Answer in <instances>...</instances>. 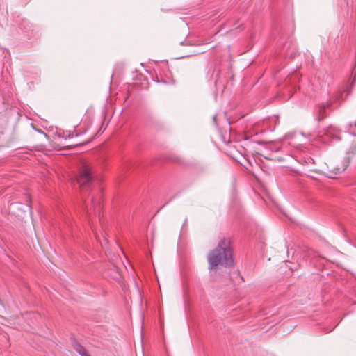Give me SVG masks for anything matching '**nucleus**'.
Instances as JSON below:
<instances>
[{
    "label": "nucleus",
    "instance_id": "f8f14e48",
    "mask_svg": "<svg viewBox=\"0 0 356 356\" xmlns=\"http://www.w3.org/2000/svg\"><path fill=\"white\" fill-rule=\"evenodd\" d=\"M180 45H192V44L189 42H187L186 40H184L182 42H180Z\"/></svg>",
    "mask_w": 356,
    "mask_h": 356
},
{
    "label": "nucleus",
    "instance_id": "2eb2a0df",
    "mask_svg": "<svg viewBox=\"0 0 356 356\" xmlns=\"http://www.w3.org/2000/svg\"><path fill=\"white\" fill-rule=\"evenodd\" d=\"M98 191H99V193H102V188H99L98 189Z\"/></svg>",
    "mask_w": 356,
    "mask_h": 356
},
{
    "label": "nucleus",
    "instance_id": "4468645a",
    "mask_svg": "<svg viewBox=\"0 0 356 356\" xmlns=\"http://www.w3.org/2000/svg\"><path fill=\"white\" fill-rule=\"evenodd\" d=\"M175 161H177V162H181V160H180V159L177 158V159L175 160Z\"/></svg>",
    "mask_w": 356,
    "mask_h": 356
},
{
    "label": "nucleus",
    "instance_id": "f03ea898",
    "mask_svg": "<svg viewBox=\"0 0 356 356\" xmlns=\"http://www.w3.org/2000/svg\"><path fill=\"white\" fill-rule=\"evenodd\" d=\"M76 180L79 184L81 195L87 212H89L87 197H89L90 195H92L90 199L92 207H94L95 211L97 210V211L99 212L102 208V197L96 198L91 193L95 184L92 167L86 163H82L76 175Z\"/></svg>",
    "mask_w": 356,
    "mask_h": 356
},
{
    "label": "nucleus",
    "instance_id": "20e7f679",
    "mask_svg": "<svg viewBox=\"0 0 356 356\" xmlns=\"http://www.w3.org/2000/svg\"><path fill=\"white\" fill-rule=\"evenodd\" d=\"M340 131L333 126H329L322 131H319L318 134V136L322 138V140L324 143H327L330 140H337L339 141L341 140V137L339 136Z\"/></svg>",
    "mask_w": 356,
    "mask_h": 356
},
{
    "label": "nucleus",
    "instance_id": "1a4fd4ad",
    "mask_svg": "<svg viewBox=\"0 0 356 356\" xmlns=\"http://www.w3.org/2000/svg\"><path fill=\"white\" fill-rule=\"evenodd\" d=\"M350 91L348 92L347 94H346V97L343 98V92L339 91L336 95V99H338V100L341 99L343 101H344L347 98L348 94H350Z\"/></svg>",
    "mask_w": 356,
    "mask_h": 356
},
{
    "label": "nucleus",
    "instance_id": "0eeeda50",
    "mask_svg": "<svg viewBox=\"0 0 356 356\" xmlns=\"http://www.w3.org/2000/svg\"><path fill=\"white\" fill-rule=\"evenodd\" d=\"M215 84H216V86L218 85H219V84H223V81H222L221 76H220V70H217V73H216V79H215Z\"/></svg>",
    "mask_w": 356,
    "mask_h": 356
},
{
    "label": "nucleus",
    "instance_id": "9d476101",
    "mask_svg": "<svg viewBox=\"0 0 356 356\" xmlns=\"http://www.w3.org/2000/svg\"><path fill=\"white\" fill-rule=\"evenodd\" d=\"M88 143V142H86V143H80V144H77V145H69L68 146V149H74V147H76V146H81V145H84L85 144Z\"/></svg>",
    "mask_w": 356,
    "mask_h": 356
},
{
    "label": "nucleus",
    "instance_id": "ddd939ff",
    "mask_svg": "<svg viewBox=\"0 0 356 356\" xmlns=\"http://www.w3.org/2000/svg\"><path fill=\"white\" fill-rule=\"evenodd\" d=\"M81 356H91V355H90V354H88V353H87V351H86L85 353L81 354Z\"/></svg>",
    "mask_w": 356,
    "mask_h": 356
},
{
    "label": "nucleus",
    "instance_id": "f257e3e1",
    "mask_svg": "<svg viewBox=\"0 0 356 356\" xmlns=\"http://www.w3.org/2000/svg\"><path fill=\"white\" fill-rule=\"evenodd\" d=\"M207 261L210 276L215 280L216 270L218 266L229 268L234 266V260L231 248V239L223 238L220 239L218 245L207 255Z\"/></svg>",
    "mask_w": 356,
    "mask_h": 356
},
{
    "label": "nucleus",
    "instance_id": "423d86ee",
    "mask_svg": "<svg viewBox=\"0 0 356 356\" xmlns=\"http://www.w3.org/2000/svg\"><path fill=\"white\" fill-rule=\"evenodd\" d=\"M74 349L81 356V354H83L86 352V348L81 345L79 343L74 341L72 344Z\"/></svg>",
    "mask_w": 356,
    "mask_h": 356
},
{
    "label": "nucleus",
    "instance_id": "39448f33",
    "mask_svg": "<svg viewBox=\"0 0 356 356\" xmlns=\"http://www.w3.org/2000/svg\"><path fill=\"white\" fill-rule=\"evenodd\" d=\"M332 105V102H327L319 104L316 108V120L318 122L322 121L324 118L328 116L329 113H327L326 109L330 108Z\"/></svg>",
    "mask_w": 356,
    "mask_h": 356
},
{
    "label": "nucleus",
    "instance_id": "6e6552de",
    "mask_svg": "<svg viewBox=\"0 0 356 356\" xmlns=\"http://www.w3.org/2000/svg\"><path fill=\"white\" fill-rule=\"evenodd\" d=\"M349 131L353 136H356V120L353 124H350Z\"/></svg>",
    "mask_w": 356,
    "mask_h": 356
},
{
    "label": "nucleus",
    "instance_id": "dca6fc26",
    "mask_svg": "<svg viewBox=\"0 0 356 356\" xmlns=\"http://www.w3.org/2000/svg\"><path fill=\"white\" fill-rule=\"evenodd\" d=\"M42 133H43V134L45 135V136H47V134H45V133H44L43 131H42Z\"/></svg>",
    "mask_w": 356,
    "mask_h": 356
},
{
    "label": "nucleus",
    "instance_id": "9b49d317",
    "mask_svg": "<svg viewBox=\"0 0 356 356\" xmlns=\"http://www.w3.org/2000/svg\"><path fill=\"white\" fill-rule=\"evenodd\" d=\"M293 77L298 78V74H294L289 76L287 77L286 81H291L292 80V79H293Z\"/></svg>",
    "mask_w": 356,
    "mask_h": 356
},
{
    "label": "nucleus",
    "instance_id": "7ed1b4c3",
    "mask_svg": "<svg viewBox=\"0 0 356 356\" xmlns=\"http://www.w3.org/2000/svg\"><path fill=\"white\" fill-rule=\"evenodd\" d=\"M356 155V143H352L346 155L340 165H337L333 169V172L335 175L340 174L345 171L349 165L353 158Z\"/></svg>",
    "mask_w": 356,
    "mask_h": 356
}]
</instances>
